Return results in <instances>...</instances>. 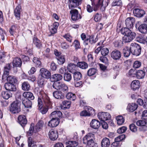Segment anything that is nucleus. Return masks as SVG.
<instances>
[{
	"label": "nucleus",
	"mask_w": 147,
	"mask_h": 147,
	"mask_svg": "<svg viewBox=\"0 0 147 147\" xmlns=\"http://www.w3.org/2000/svg\"><path fill=\"white\" fill-rule=\"evenodd\" d=\"M82 0H68L67 3L69 8L71 10L70 13L71 15V19L76 21L80 19L82 17L78 14V11L74 9L78 7L82 3Z\"/></svg>",
	"instance_id": "f257e3e1"
},
{
	"label": "nucleus",
	"mask_w": 147,
	"mask_h": 147,
	"mask_svg": "<svg viewBox=\"0 0 147 147\" xmlns=\"http://www.w3.org/2000/svg\"><path fill=\"white\" fill-rule=\"evenodd\" d=\"M121 33L124 35L123 41L125 42H129L133 40L136 36V34L128 28H122Z\"/></svg>",
	"instance_id": "f03ea898"
},
{
	"label": "nucleus",
	"mask_w": 147,
	"mask_h": 147,
	"mask_svg": "<svg viewBox=\"0 0 147 147\" xmlns=\"http://www.w3.org/2000/svg\"><path fill=\"white\" fill-rule=\"evenodd\" d=\"M94 135L92 133H89L85 136L83 139V143L87 144L88 147H98L97 144L95 143L92 138Z\"/></svg>",
	"instance_id": "7ed1b4c3"
},
{
	"label": "nucleus",
	"mask_w": 147,
	"mask_h": 147,
	"mask_svg": "<svg viewBox=\"0 0 147 147\" xmlns=\"http://www.w3.org/2000/svg\"><path fill=\"white\" fill-rule=\"evenodd\" d=\"M53 87L57 90H61L64 93L68 91V88L67 85L64 83L60 82H54L53 84Z\"/></svg>",
	"instance_id": "20e7f679"
},
{
	"label": "nucleus",
	"mask_w": 147,
	"mask_h": 147,
	"mask_svg": "<svg viewBox=\"0 0 147 147\" xmlns=\"http://www.w3.org/2000/svg\"><path fill=\"white\" fill-rule=\"evenodd\" d=\"M20 102L18 100H16L13 101L11 105L10 111L13 113H16L20 111Z\"/></svg>",
	"instance_id": "39448f33"
},
{
	"label": "nucleus",
	"mask_w": 147,
	"mask_h": 147,
	"mask_svg": "<svg viewBox=\"0 0 147 147\" xmlns=\"http://www.w3.org/2000/svg\"><path fill=\"white\" fill-rule=\"evenodd\" d=\"M141 48L140 46L136 43H132L130 47L131 53L136 56L139 55L141 52Z\"/></svg>",
	"instance_id": "423d86ee"
},
{
	"label": "nucleus",
	"mask_w": 147,
	"mask_h": 147,
	"mask_svg": "<svg viewBox=\"0 0 147 147\" xmlns=\"http://www.w3.org/2000/svg\"><path fill=\"white\" fill-rule=\"evenodd\" d=\"M22 63L21 59L20 58L16 57L14 58L13 61V68L14 73H16L17 72V67H21Z\"/></svg>",
	"instance_id": "0eeeda50"
},
{
	"label": "nucleus",
	"mask_w": 147,
	"mask_h": 147,
	"mask_svg": "<svg viewBox=\"0 0 147 147\" xmlns=\"http://www.w3.org/2000/svg\"><path fill=\"white\" fill-rule=\"evenodd\" d=\"M147 117V110H145L143 112L142 115V120L138 121L136 125L138 126H142L145 125L146 123V119Z\"/></svg>",
	"instance_id": "6e6552de"
},
{
	"label": "nucleus",
	"mask_w": 147,
	"mask_h": 147,
	"mask_svg": "<svg viewBox=\"0 0 147 147\" xmlns=\"http://www.w3.org/2000/svg\"><path fill=\"white\" fill-rule=\"evenodd\" d=\"M39 76L46 79H48L51 77V72L47 69L43 68L40 69Z\"/></svg>",
	"instance_id": "1a4fd4ad"
},
{
	"label": "nucleus",
	"mask_w": 147,
	"mask_h": 147,
	"mask_svg": "<svg viewBox=\"0 0 147 147\" xmlns=\"http://www.w3.org/2000/svg\"><path fill=\"white\" fill-rule=\"evenodd\" d=\"M92 5L94 7V10L97 11L100 6H102L103 5L104 0H91Z\"/></svg>",
	"instance_id": "9d476101"
},
{
	"label": "nucleus",
	"mask_w": 147,
	"mask_h": 147,
	"mask_svg": "<svg viewBox=\"0 0 147 147\" xmlns=\"http://www.w3.org/2000/svg\"><path fill=\"white\" fill-rule=\"evenodd\" d=\"M98 116L101 121H105L111 118V115L109 113L105 112L98 113Z\"/></svg>",
	"instance_id": "9b49d317"
},
{
	"label": "nucleus",
	"mask_w": 147,
	"mask_h": 147,
	"mask_svg": "<svg viewBox=\"0 0 147 147\" xmlns=\"http://www.w3.org/2000/svg\"><path fill=\"white\" fill-rule=\"evenodd\" d=\"M49 138L52 141H55L58 137L57 131L55 129H51L48 134Z\"/></svg>",
	"instance_id": "f8f14e48"
},
{
	"label": "nucleus",
	"mask_w": 147,
	"mask_h": 147,
	"mask_svg": "<svg viewBox=\"0 0 147 147\" xmlns=\"http://www.w3.org/2000/svg\"><path fill=\"white\" fill-rule=\"evenodd\" d=\"M135 19L134 18L130 17L127 18L125 20V23L126 28H131L133 26L135 23Z\"/></svg>",
	"instance_id": "ddd939ff"
},
{
	"label": "nucleus",
	"mask_w": 147,
	"mask_h": 147,
	"mask_svg": "<svg viewBox=\"0 0 147 147\" xmlns=\"http://www.w3.org/2000/svg\"><path fill=\"white\" fill-rule=\"evenodd\" d=\"M111 57L114 60H119L121 56V52L119 50L115 49L111 53Z\"/></svg>",
	"instance_id": "4468645a"
},
{
	"label": "nucleus",
	"mask_w": 147,
	"mask_h": 147,
	"mask_svg": "<svg viewBox=\"0 0 147 147\" xmlns=\"http://www.w3.org/2000/svg\"><path fill=\"white\" fill-rule=\"evenodd\" d=\"M18 123L24 128L27 123L26 117L23 115H20L18 116Z\"/></svg>",
	"instance_id": "2eb2a0df"
},
{
	"label": "nucleus",
	"mask_w": 147,
	"mask_h": 147,
	"mask_svg": "<svg viewBox=\"0 0 147 147\" xmlns=\"http://www.w3.org/2000/svg\"><path fill=\"white\" fill-rule=\"evenodd\" d=\"M53 96L57 99H63L65 97L64 93L60 90L55 91L53 92Z\"/></svg>",
	"instance_id": "dca6fc26"
},
{
	"label": "nucleus",
	"mask_w": 147,
	"mask_h": 147,
	"mask_svg": "<svg viewBox=\"0 0 147 147\" xmlns=\"http://www.w3.org/2000/svg\"><path fill=\"white\" fill-rule=\"evenodd\" d=\"M62 113L58 111H56L53 112L51 114L50 117L52 119H55L59 120V118L62 117Z\"/></svg>",
	"instance_id": "f3484780"
},
{
	"label": "nucleus",
	"mask_w": 147,
	"mask_h": 147,
	"mask_svg": "<svg viewBox=\"0 0 147 147\" xmlns=\"http://www.w3.org/2000/svg\"><path fill=\"white\" fill-rule=\"evenodd\" d=\"M14 84L6 83L4 85L5 89L9 91H15L16 90V87Z\"/></svg>",
	"instance_id": "a211bd4d"
},
{
	"label": "nucleus",
	"mask_w": 147,
	"mask_h": 147,
	"mask_svg": "<svg viewBox=\"0 0 147 147\" xmlns=\"http://www.w3.org/2000/svg\"><path fill=\"white\" fill-rule=\"evenodd\" d=\"M133 13L135 16L137 17L140 18L143 17L145 14L143 10L138 8H135L134 9Z\"/></svg>",
	"instance_id": "6ab92c4d"
},
{
	"label": "nucleus",
	"mask_w": 147,
	"mask_h": 147,
	"mask_svg": "<svg viewBox=\"0 0 147 147\" xmlns=\"http://www.w3.org/2000/svg\"><path fill=\"white\" fill-rule=\"evenodd\" d=\"M140 86V83L139 81L138 80L133 81L131 84V89L134 91L138 89Z\"/></svg>",
	"instance_id": "aec40b11"
},
{
	"label": "nucleus",
	"mask_w": 147,
	"mask_h": 147,
	"mask_svg": "<svg viewBox=\"0 0 147 147\" xmlns=\"http://www.w3.org/2000/svg\"><path fill=\"white\" fill-rule=\"evenodd\" d=\"M63 78L62 75L56 74L53 75L51 77V79L52 81L54 82H58V81L61 80Z\"/></svg>",
	"instance_id": "412c9836"
},
{
	"label": "nucleus",
	"mask_w": 147,
	"mask_h": 147,
	"mask_svg": "<svg viewBox=\"0 0 147 147\" xmlns=\"http://www.w3.org/2000/svg\"><path fill=\"white\" fill-rule=\"evenodd\" d=\"M146 69V68L144 67L143 70H139L136 71V73H134L136 75V76L138 79H140L144 78L145 75V69Z\"/></svg>",
	"instance_id": "4be33fe9"
},
{
	"label": "nucleus",
	"mask_w": 147,
	"mask_h": 147,
	"mask_svg": "<svg viewBox=\"0 0 147 147\" xmlns=\"http://www.w3.org/2000/svg\"><path fill=\"white\" fill-rule=\"evenodd\" d=\"M90 125L93 129H98L100 125V123L98 120L94 119L92 120Z\"/></svg>",
	"instance_id": "5701e85b"
},
{
	"label": "nucleus",
	"mask_w": 147,
	"mask_h": 147,
	"mask_svg": "<svg viewBox=\"0 0 147 147\" xmlns=\"http://www.w3.org/2000/svg\"><path fill=\"white\" fill-rule=\"evenodd\" d=\"M59 122V120L52 119L49 122L48 125L51 127H54L58 125Z\"/></svg>",
	"instance_id": "b1692460"
},
{
	"label": "nucleus",
	"mask_w": 147,
	"mask_h": 147,
	"mask_svg": "<svg viewBox=\"0 0 147 147\" xmlns=\"http://www.w3.org/2000/svg\"><path fill=\"white\" fill-rule=\"evenodd\" d=\"M138 29L141 33L146 34L147 32V24H141L138 27Z\"/></svg>",
	"instance_id": "393cba45"
},
{
	"label": "nucleus",
	"mask_w": 147,
	"mask_h": 147,
	"mask_svg": "<svg viewBox=\"0 0 147 147\" xmlns=\"http://www.w3.org/2000/svg\"><path fill=\"white\" fill-rule=\"evenodd\" d=\"M22 104L26 108H29L31 107L32 102L27 98H23L22 99Z\"/></svg>",
	"instance_id": "a878e982"
},
{
	"label": "nucleus",
	"mask_w": 147,
	"mask_h": 147,
	"mask_svg": "<svg viewBox=\"0 0 147 147\" xmlns=\"http://www.w3.org/2000/svg\"><path fill=\"white\" fill-rule=\"evenodd\" d=\"M21 9V6L20 5H19L16 7L14 11V15L18 20H20V18Z\"/></svg>",
	"instance_id": "bb28decb"
},
{
	"label": "nucleus",
	"mask_w": 147,
	"mask_h": 147,
	"mask_svg": "<svg viewBox=\"0 0 147 147\" xmlns=\"http://www.w3.org/2000/svg\"><path fill=\"white\" fill-rule=\"evenodd\" d=\"M32 61L34 65L36 67L40 68L42 67V63L39 59L37 57H34Z\"/></svg>",
	"instance_id": "cd10ccee"
},
{
	"label": "nucleus",
	"mask_w": 147,
	"mask_h": 147,
	"mask_svg": "<svg viewBox=\"0 0 147 147\" xmlns=\"http://www.w3.org/2000/svg\"><path fill=\"white\" fill-rule=\"evenodd\" d=\"M138 107V105L136 103H132L128 105L127 108L130 112H132L136 110Z\"/></svg>",
	"instance_id": "c85d7f7f"
},
{
	"label": "nucleus",
	"mask_w": 147,
	"mask_h": 147,
	"mask_svg": "<svg viewBox=\"0 0 147 147\" xmlns=\"http://www.w3.org/2000/svg\"><path fill=\"white\" fill-rule=\"evenodd\" d=\"M110 142L109 139L105 138L103 139L101 142V146L102 147H109L110 145Z\"/></svg>",
	"instance_id": "c756f323"
},
{
	"label": "nucleus",
	"mask_w": 147,
	"mask_h": 147,
	"mask_svg": "<svg viewBox=\"0 0 147 147\" xmlns=\"http://www.w3.org/2000/svg\"><path fill=\"white\" fill-rule=\"evenodd\" d=\"M23 96L24 97V98H27L31 100H33L34 98L33 94L30 92H24L23 94Z\"/></svg>",
	"instance_id": "7c9ffc66"
},
{
	"label": "nucleus",
	"mask_w": 147,
	"mask_h": 147,
	"mask_svg": "<svg viewBox=\"0 0 147 147\" xmlns=\"http://www.w3.org/2000/svg\"><path fill=\"white\" fill-rule=\"evenodd\" d=\"M77 66L82 69H86L88 67V64L84 61L78 62L77 63Z\"/></svg>",
	"instance_id": "2f4dec72"
},
{
	"label": "nucleus",
	"mask_w": 147,
	"mask_h": 147,
	"mask_svg": "<svg viewBox=\"0 0 147 147\" xmlns=\"http://www.w3.org/2000/svg\"><path fill=\"white\" fill-rule=\"evenodd\" d=\"M7 83H10L15 84L17 81L16 78L13 76H8L7 78Z\"/></svg>",
	"instance_id": "473e14b6"
},
{
	"label": "nucleus",
	"mask_w": 147,
	"mask_h": 147,
	"mask_svg": "<svg viewBox=\"0 0 147 147\" xmlns=\"http://www.w3.org/2000/svg\"><path fill=\"white\" fill-rule=\"evenodd\" d=\"M44 78L38 75V84L40 87H43L45 84Z\"/></svg>",
	"instance_id": "72a5a7b5"
},
{
	"label": "nucleus",
	"mask_w": 147,
	"mask_h": 147,
	"mask_svg": "<svg viewBox=\"0 0 147 147\" xmlns=\"http://www.w3.org/2000/svg\"><path fill=\"white\" fill-rule=\"evenodd\" d=\"M1 96L3 98L8 99L12 97V94L9 91H3L1 93Z\"/></svg>",
	"instance_id": "f704fd0d"
},
{
	"label": "nucleus",
	"mask_w": 147,
	"mask_h": 147,
	"mask_svg": "<svg viewBox=\"0 0 147 147\" xmlns=\"http://www.w3.org/2000/svg\"><path fill=\"white\" fill-rule=\"evenodd\" d=\"M123 52L124 56L125 57H128L131 53L130 48L129 49L128 47H125L123 49Z\"/></svg>",
	"instance_id": "c9c22d12"
},
{
	"label": "nucleus",
	"mask_w": 147,
	"mask_h": 147,
	"mask_svg": "<svg viewBox=\"0 0 147 147\" xmlns=\"http://www.w3.org/2000/svg\"><path fill=\"white\" fill-rule=\"evenodd\" d=\"M33 42L37 48L40 49L41 47L42 44L41 42L37 38L34 37L33 39Z\"/></svg>",
	"instance_id": "e433bc0d"
},
{
	"label": "nucleus",
	"mask_w": 147,
	"mask_h": 147,
	"mask_svg": "<svg viewBox=\"0 0 147 147\" xmlns=\"http://www.w3.org/2000/svg\"><path fill=\"white\" fill-rule=\"evenodd\" d=\"M30 86L28 82L25 81L22 83V89L24 90L28 91L30 89Z\"/></svg>",
	"instance_id": "4c0bfd02"
},
{
	"label": "nucleus",
	"mask_w": 147,
	"mask_h": 147,
	"mask_svg": "<svg viewBox=\"0 0 147 147\" xmlns=\"http://www.w3.org/2000/svg\"><path fill=\"white\" fill-rule=\"evenodd\" d=\"M66 97L67 99L72 101L75 100L76 98L75 94L71 92L67 93L66 95Z\"/></svg>",
	"instance_id": "58836bf2"
},
{
	"label": "nucleus",
	"mask_w": 147,
	"mask_h": 147,
	"mask_svg": "<svg viewBox=\"0 0 147 147\" xmlns=\"http://www.w3.org/2000/svg\"><path fill=\"white\" fill-rule=\"evenodd\" d=\"M85 109L87 111L89 114L90 116L95 115V110L92 107H90L86 106Z\"/></svg>",
	"instance_id": "ea45409f"
},
{
	"label": "nucleus",
	"mask_w": 147,
	"mask_h": 147,
	"mask_svg": "<svg viewBox=\"0 0 147 147\" xmlns=\"http://www.w3.org/2000/svg\"><path fill=\"white\" fill-rule=\"evenodd\" d=\"M82 78V75L81 73L77 71L74 74V80L78 81L80 80Z\"/></svg>",
	"instance_id": "a19ab883"
},
{
	"label": "nucleus",
	"mask_w": 147,
	"mask_h": 147,
	"mask_svg": "<svg viewBox=\"0 0 147 147\" xmlns=\"http://www.w3.org/2000/svg\"><path fill=\"white\" fill-rule=\"evenodd\" d=\"M63 79L65 81L69 82L72 78L71 74L69 73H65L63 76Z\"/></svg>",
	"instance_id": "79ce46f5"
},
{
	"label": "nucleus",
	"mask_w": 147,
	"mask_h": 147,
	"mask_svg": "<svg viewBox=\"0 0 147 147\" xmlns=\"http://www.w3.org/2000/svg\"><path fill=\"white\" fill-rule=\"evenodd\" d=\"M36 129H42L45 127V124L42 120H39L36 125Z\"/></svg>",
	"instance_id": "37998d69"
},
{
	"label": "nucleus",
	"mask_w": 147,
	"mask_h": 147,
	"mask_svg": "<svg viewBox=\"0 0 147 147\" xmlns=\"http://www.w3.org/2000/svg\"><path fill=\"white\" fill-rule=\"evenodd\" d=\"M88 38L89 39L90 42L91 44L95 43L98 40L97 36L95 38L94 36L92 35L89 36Z\"/></svg>",
	"instance_id": "c03bdc74"
},
{
	"label": "nucleus",
	"mask_w": 147,
	"mask_h": 147,
	"mask_svg": "<svg viewBox=\"0 0 147 147\" xmlns=\"http://www.w3.org/2000/svg\"><path fill=\"white\" fill-rule=\"evenodd\" d=\"M96 72V70L95 68H91L87 71V75L88 76H91L94 75Z\"/></svg>",
	"instance_id": "a18cd8bd"
},
{
	"label": "nucleus",
	"mask_w": 147,
	"mask_h": 147,
	"mask_svg": "<svg viewBox=\"0 0 147 147\" xmlns=\"http://www.w3.org/2000/svg\"><path fill=\"white\" fill-rule=\"evenodd\" d=\"M69 145L66 147H76L78 145V142L74 141H69L67 142Z\"/></svg>",
	"instance_id": "49530a36"
},
{
	"label": "nucleus",
	"mask_w": 147,
	"mask_h": 147,
	"mask_svg": "<svg viewBox=\"0 0 147 147\" xmlns=\"http://www.w3.org/2000/svg\"><path fill=\"white\" fill-rule=\"evenodd\" d=\"M116 119L117 121V124L119 125H121L124 122V119L122 116H118L116 117Z\"/></svg>",
	"instance_id": "de8ad7c7"
},
{
	"label": "nucleus",
	"mask_w": 147,
	"mask_h": 147,
	"mask_svg": "<svg viewBox=\"0 0 147 147\" xmlns=\"http://www.w3.org/2000/svg\"><path fill=\"white\" fill-rule=\"evenodd\" d=\"M101 53L102 56H106L109 53V49L107 48L103 47L101 46Z\"/></svg>",
	"instance_id": "09e8293b"
},
{
	"label": "nucleus",
	"mask_w": 147,
	"mask_h": 147,
	"mask_svg": "<svg viewBox=\"0 0 147 147\" xmlns=\"http://www.w3.org/2000/svg\"><path fill=\"white\" fill-rule=\"evenodd\" d=\"M125 138V135L122 134L116 138L115 139V141L117 142H118V143L119 144V142H120L124 139Z\"/></svg>",
	"instance_id": "8fccbe9b"
},
{
	"label": "nucleus",
	"mask_w": 147,
	"mask_h": 147,
	"mask_svg": "<svg viewBox=\"0 0 147 147\" xmlns=\"http://www.w3.org/2000/svg\"><path fill=\"white\" fill-rule=\"evenodd\" d=\"M28 146L29 147H34L36 146L34 141L32 139L31 137H30L28 138Z\"/></svg>",
	"instance_id": "3c124183"
},
{
	"label": "nucleus",
	"mask_w": 147,
	"mask_h": 147,
	"mask_svg": "<svg viewBox=\"0 0 147 147\" xmlns=\"http://www.w3.org/2000/svg\"><path fill=\"white\" fill-rule=\"evenodd\" d=\"M122 3L121 0H114L112 3V6H121Z\"/></svg>",
	"instance_id": "603ef678"
},
{
	"label": "nucleus",
	"mask_w": 147,
	"mask_h": 147,
	"mask_svg": "<svg viewBox=\"0 0 147 147\" xmlns=\"http://www.w3.org/2000/svg\"><path fill=\"white\" fill-rule=\"evenodd\" d=\"M57 59L58 63L59 64H63L64 63L65 60L64 56H58L57 58Z\"/></svg>",
	"instance_id": "864d4df0"
},
{
	"label": "nucleus",
	"mask_w": 147,
	"mask_h": 147,
	"mask_svg": "<svg viewBox=\"0 0 147 147\" xmlns=\"http://www.w3.org/2000/svg\"><path fill=\"white\" fill-rule=\"evenodd\" d=\"M50 31V34H49V36H51L56 33L57 32V29L56 28H54L52 26H50L49 28Z\"/></svg>",
	"instance_id": "5fc2aeb1"
},
{
	"label": "nucleus",
	"mask_w": 147,
	"mask_h": 147,
	"mask_svg": "<svg viewBox=\"0 0 147 147\" xmlns=\"http://www.w3.org/2000/svg\"><path fill=\"white\" fill-rule=\"evenodd\" d=\"M44 101L46 107L48 109H51L52 108V103L49 99H47L45 100Z\"/></svg>",
	"instance_id": "6e6d98bb"
},
{
	"label": "nucleus",
	"mask_w": 147,
	"mask_h": 147,
	"mask_svg": "<svg viewBox=\"0 0 147 147\" xmlns=\"http://www.w3.org/2000/svg\"><path fill=\"white\" fill-rule=\"evenodd\" d=\"M71 102L68 100H64L62 102V104L64 107L67 109L69 108L70 106Z\"/></svg>",
	"instance_id": "4d7b16f0"
},
{
	"label": "nucleus",
	"mask_w": 147,
	"mask_h": 147,
	"mask_svg": "<svg viewBox=\"0 0 147 147\" xmlns=\"http://www.w3.org/2000/svg\"><path fill=\"white\" fill-rule=\"evenodd\" d=\"M73 44L74 45L75 49L76 50L80 49L81 48L80 42L78 40H75L73 43Z\"/></svg>",
	"instance_id": "13d9d810"
},
{
	"label": "nucleus",
	"mask_w": 147,
	"mask_h": 147,
	"mask_svg": "<svg viewBox=\"0 0 147 147\" xmlns=\"http://www.w3.org/2000/svg\"><path fill=\"white\" fill-rule=\"evenodd\" d=\"M122 43V41L120 40H116L113 42L114 46L117 47H120Z\"/></svg>",
	"instance_id": "bf43d9fd"
},
{
	"label": "nucleus",
	"mask_w": 147,
	"mask_h": 147,
	"mask_svg": "<svg viewBox=\"0 0 147 147\" xmlns=\"http://www.w3.org/2000/svg\"><path fill=\"white\" fill-rule=\"evenodd\" d=\"M5 57L4 52L0 51V63H3L4 61V58Z\"/></svg>",
	"instance_id": "052dcab7"
},
{
	"label": "nucleus",
	"mask_w": 147,
	"mask_h": 147,
	"mask_svg": "<svg viewBox=\"0 0 147 147\" xmlns=\"http://www.w3.org/2000/svg\"><path fill=\"white\" fill-rule=\"evenodd\" d=\"M101 18V14L97 13L94 16V20L96 22H98L100 20Z\"/></svg>",
	"instance_id": "680f3d73"
},
{
	"label": "nucleus",
	"mask_w": 147,
	"mask_h": 147,
	"mask_svg": "<svg viewBox=\"0 0 147 147\" xmlns=\"http://www.w3.org/2000/svg\"><path fill=\"white\" fill-rule=\"evenodd\" d=\"M106 56H102L100 58V60L105 64H108V60L107 58L105 57Z\"/></svg>",
	"instance_id": "e2e57ef3"
},
{
	"label": "nucleus",
	"mask_w": 147,
	"mask_h": 147,
	"mask_svg": "<svg viewBox=\"0 0 147 147\" xmlns=\"http://www.w3.org/2000/svg\"><path fill=\"white\" fill-rule=\"evenodd\" d=\"M137 102L140 105H143V107L144 108H146V102H145V103H144L142 99L141 98L138 99L137 100Z\"/></svg>",
	"instance_id": "0e129e2a"
},
{
	"label": "nucleus",
	"mask_w": 147,
	"mask_h": 147,
	"mask_svg": "<svg viewBox=\"0 0 147 147\" xmlns=\"http://www.w3.org/2000/svg\"><path fill=\"white\" fill-rule=\"evenodd\" d=\"M76 65L74 63H70L67 66V68L69 71H71L75 69Z\"/></svg>",
	"instance_id": "69168bd1"
},
{
	"label": "nucleus",
	"mask_w": 147,
	"mask_h": 147,
	"mask_svg": "<svg viewBox=\"0 0 147 147\" xmlns=\"http://www.w3.org/2000/svg\"><path fill=\"white\" fill-rule=\"evenodd\" d=\"M16 30V26L14 25H12L9 29V32L10 34L13 35Z\"/></svg>",
	"instance_id": "338daca9"
},
{
	"label": "nucleus",
	"mask_w": 147,
	"mask_h": 147,
	"mask_svg": "<svg viewBox=\"0 0 147 147\" xmlns=\"http://www.w3.org/2000/svg\"><path fill=\"white\" fill-rule=\"evenodd\" d=\"M141 63L138 61H135L134 63L133 67L135 68H138L141 65Z\"/></svg>",
	"instance_id": "774afa93"
}]
</instances>
